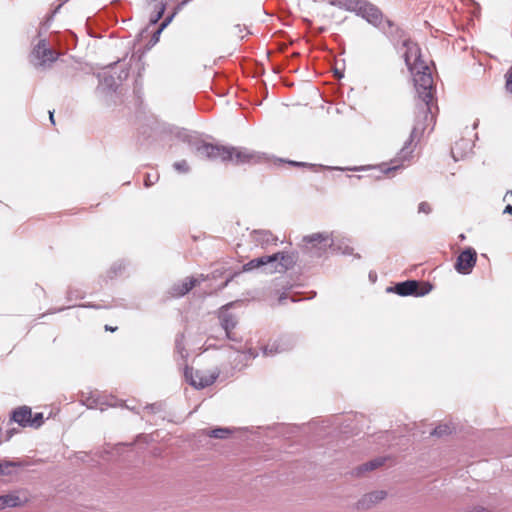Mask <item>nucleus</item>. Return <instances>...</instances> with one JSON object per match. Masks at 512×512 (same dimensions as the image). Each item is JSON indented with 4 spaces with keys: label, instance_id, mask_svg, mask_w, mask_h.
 <instances>
[{
    "label": "nucleus",
    "instance_id": "obj_1",
    "mask_svg": "<svg viewBox=\"0 0 512 512\" xmlns=\"http://www.w3.org/2000/svg\"><path fill=\"white\" fill-rule=\"evenodd\" d=\"M410 73L413 76L417 93L415 123L409 139L405 141L397 156L391 160L390 165L382 164V171L385 174L402 168L405 162H410L415 148L413 142L434 122L433 109H438L434 99V80L428 64L426 63V69H415L414 72Z\"/></svg>",
    "mask_w": 512,
    "mask_h": 512
},
{
    "label": "nucleus",
    "instance_id": "obj_2",
    "mask_svg": "<svg viewBox=\"0 0 512 512\" xmlns=\"http://www.w3.org/2000/svg\"><path fill=\"white\" fill-rule=\"evenodd\" d=\"M178 137L187 143L190 150L201 159L220 160L222 162L230 161L235 165L257 163L260 161V155L247 148L207 143L197 135L187 131L180 132Z\"/></svg>",
    "mask_w": 512,
    "mask_h": 512
},
{
    "label": "nucleus",
    "instance_id": "obj_3",
    "mask_svg": "<svg viewBox=\"0 0 512 512\" xmlns=\"http://www.w3.org/2000/svg\"><path fill=\"white\" fill-rule=\"evenodd\" d=\"M302 241L304 252L311 257H321L328 248L333 252L343 254H350L353 250L348 245L342 248L341 245L337 244V238L333 233H314L304 236Z\"/></svg>",
    "mask_w": 512,
    "mask_h": 512
},
{
    "label": "nucleus",
    "instance_id": "obj_4",
    "mask_svg": "<svg viewBox=\"0 0 512 512\" xmlns=\"http://www.w3.org/2000/svg\"><path fill=\"white\" fill-rule=\"evenodd\" d=\"M120 60L110 63L105 67V70L101 73H98L99 78V86L97 88L98 91L106 93V94H112L117 91V89L121 86L123 81H125L128 78L129 75V69L128 68H121L119 73L117 75H114L111 71L115 68L116 64Z\"/></svg>",
    "mask_w": 512,
    "mask_h": 512
},
{
    "label": "nucleus",
    "instance_id": "obj_5",
    "mask_svg": "<svg viewBox=\"0 0 512 512\" xmlns=\"http://www.w3.org/2000/svg\"><path fill=\"white\" fill-rule=\"evenodd\" d=\"M401 48L405 49L403 58L410 72H414L415 69L420 68L426 69V62L422 59L421 50L417 43L410 38H406L402 40Z\"/></svg>",
    "mask_w": 512,
    "mask_h": 512
},
{
    "label": "nucleus",
    "instance_id": "obj_6",
    "mask_svg": "<svg viewBox=\"0 0 512 512\" xmlns=\"http://www.w3.org/2000/svg\"><path fill=\"white\" fill-rule=\"evenodd\" d=\"M432 290V285L429 282L424 283V287H420V282L417 280H406L396 283L386 289L387 292L395 293L399 296H415L422 297Z\"/></svg>",
    "mask_w": 512,
    "mask_h": 512
},
{
    "label": "nucleus",
    "instance_id": "obj_7",
    "mask_svg": "<svg viewBox=\"0 0 512 512\" xmlns=\"http://www.w3.org/2000/svg\"><path fill=\"white\" fill-rule=\"evenodd\" d=\"M58 58V53L49 48L45 39L39 40L30 55V61L36 68H46Z\"/></svg>",
    "mask_w": 512,
    "mask_h": 512
},
{
    "label": "nucleus",
    "instance_id": "obj_8",
    "mask_svg": "<svg viewBox=\"0 0 512 512\" xmlns=\"http://www.w3.org/2000/svg\"><path fill=\"white\" fill-rule=\"evenodd\" d=\"M184 376L186 381L197 389H203L212 385L217 377V373L204 374L202 371L194 370L192 367H185Z\"/></svg>",
    "mask_w": 512,
    "mask_h": 512
},
{
    "label": "nucleus",
    "instance_id": "obj_9",
    "mask_svg": "<svg viewBox=\"0 0 512 512\" xmlns=\"http://www.w3.org/2000/svg\"><path fill=\"white\" fill-rule=\"evenodd\" d=\"M82 402L88 409H99L100 411L118 405V400L114 396L101 395L98 391L91 392Z\"/></svg>",
    "mask_w": 512,
    "mask_h": 512
},
{
    "label": "nucleus",
    "instance_id": "obj_10",
    "mask_svg": "<svg viewBox=\"0 0 512 512\" xmlns=\"http://www.w3.org/2000/svg\"><path fill=\"white\" fill-rule=\"evenodd\" d=\"M477 262V253L474 248H465L457 257L454 268L459 274L467 275Z\"/></svg>",
    "mask_w": 512,
    "mask_h": 512
},
{
    "label": "nucleus",
    "instance_id": "obj_11",
    "mask_svg": "<svg viewBox=\"0 0 512 512\" xmlns=\"http://www.w3.org/2000/svg\"><path fill=\"white\" fill-rule=\"evenodd\" d=\"M357 15L377 28L380 27L383 21V15L380 9L366 0H363L361 9L358 10Z\"/></svg>",
    "mask_w": 512,
    "mask_h": 512
},
{
    "label": "nucleus",
    "instance_id": "obj_12",
    "mask_svg": "<svg viewBox=\"0 0 512 512\" xmlns=\"http://www.w3.org/2000/svg\"><path fill=\"white\" fill-rule=\"evenodd\" d=\"M295 344L293 336L284 335L272 343L267 344L263 347V353L266 356H272L277 353H282L292 349Z\"/></svg>",
    "mask_w": 512,
    "mask_h": 512
},
{
    "label": "nucleus",
    "instance_id": "obj_13",
    "mask_svg": "<svg viewBox=\"0 0 512 512\" xmlns=\"http://www.w3.org/2000/svg\"><path fill=\"white\" fill-rule=\"evenodd\" d=\"M276 256L264 255L254 258L242 266L243 272H250L255 269H261L265 273H274L275 268H271V263L275 262Z\"/></svg>",
    "mask_w": 512,
    "mask_h": 512
},
{
    "label": "nucleus",
    "instance_id": "obj_14",
    "mask_svg": "<svg viewBox=\"0 0 512 512\" xmlns=\"http://www.w3.org/2000/svg\"><path fill=\"white\" fill-rule=\"evenodd\" d=\"M386 496L387 492L383 490L366 493L357 501L355 507L361 511L369 510L384 500Z\"/></svg>",
    "mask_w": 512,
    "mask_h": 512
},
{
    "label": "nucleus",
    "instance_id": "obj_15",
    "mask_svg": "<svg viewBox=\"0 0 512 512\" xmlns=\"http://www.w3.org/2000/svg\"><path fill=\"white\" fill-rule=\"evenodd\" d=\"M378 28L390 39L395 47H397L404 36V31L389 19L383 20Z\"/></svg>",
    "mask_w": 512,
    "mask_h": 512
},
{
    "label": "nucleus",
    "instance_id": "obj_16",
    "mask_svg": "<svg viewBox=\"0 0 512 512\" xmlns=\"http://www.w3.org/2000/svg\"><path fill=\"white\" fill-rule=\"evenodd\" d=\"M220 323L226 333V337L232 341H238L236 335L232 332L237 324V320L232 313L227 310H221L219 315Z\"/></svg>",
    "mask_w": 512,
    "mask_h": 512
},
{
    "label": "nucleus",
    "instance_id": "obj_17",
    "mask_svg": "<svg viewBox=\"0 0 512 512\" xmlns=\"http://www.w3.org/2000/svg\"><path fill=\"white\" fill-rule=\"evenodd\" d=\"M32 410L28 406H20L11 413L10 420L16 422L21 427H30Z\"/></svg>",
    "mask_w": 512,
    "mask_h": 512
},
{
    "label": "nucleus",
    "instance_id": "obj_18",
    "mask_svg": "<svg viewBox=\"0 0 512 512\" xmlns=\"http://www.w3.org/2000/svg\"><path fill=\"white\" fill-rule=\"evenodd\" d=\"M271 256H276L275 262L271 263V268H275V272L281 270H288L292 268L295 263L293 255L288 253L277 252L272 254Z\"/></svg>",
    "mask_w": 512,
    "mask_h": 512
},
{
    "label": "nucleus",
    "instance_id": "obj_19",
    "mask_svg": "<svg viewBox=\"0 0 512 512\" xmlns=\"http://www.w3.org/2000/svg\"><path fill=\"white\" fill-rule=\"evenodd\" d=\"M199 284L198 279L194 277H187L181 283L175 284L172 288L173 296L181 297L190 292L196 285Z\"/></svg>",
    "mask_w": 512,
    "mask_h": 512
},
{
    "label": "nucleus",
    "instance_id": "obj_20",
    "mask_svg": "<svg viewBox=\"0 0 512 512\" xmlns=\"http://www.w3.org/2000/svg\"><path fill=\"white\" fill-rule=\"evenodd\" d=\"M252 235L254 241L262 246L276 244L278 241V238L275 237L269 230H255L253 231Z\"/></svg>",
    "mask_w": 512,
    "mask_h": 512
},
{
    "label": "nucleus",
    "instance_id": "obj_21",
    "mask_svg": "<svg viewBox=\"0 0 512 512\" xmlns=\"http://www.w3.org/2000/svg\"><path fill=\"white\" fill-rule=\"evenodd\" d=\"M23 503L24 502L15 493H9L0 496V510L5 509L7 507H19L23 505Z\"/></svg>",
    "mask_w": 512,
    "mask_h": 512
},
{
    "label": "nucleus",
    "instance_id": "obj_22",
    "mask_svg": "<svg viewBox=\"0 0 512 512\" xmlns=\"http://www.w3.org/2000/svg\"><path fill=\"white\" fill-rule=\"evenodd\" d=\"M362 2L363 0H333L331 5L357 13L361 9Z\"/></svg>",
    "mask_w": 512,
    "mask_h": 512
},
{
    "label": "nucleus",
    "instance_id": "obj_23",
    "mask_svg": "<svg viewBox=\"0 0 512 512\" xmlns=\"http://www.w3.org/2000/svg\"><path fill=\"white\" fill-rule=\"evenodd\" d=\"M384 462H385V458H383V457H378L373 460H370V461L358 466L355 469L356 474L361 475L364 472L375 470L378 467L382 466L384 464Z\"/></svg>",
    "mask_w": 512,
    "mask_h": 512
},
{
    "label": "nucleus",
    "instance_id": "obj_24",
    "mask_svg": "<svg viewBox=\"0 0 512 512\" xmlns=\"http://www.w3.org/2000/svg\"><path fill=\"white\" fill-rule=\"evenodd\" d=\"M462 149H472V144L467 139H461L460 141L456 142L455 145L451 149V153L455 161H458L459 158H462L464 155L461 153Z\"/></svg>",
    "mask_w": 512,
    "mask_h": 512
},
{
    "label": "nucleus",
    "instance_id": "obj_25",
    "mask_svg": "<svg viewBox=\"0 0 512 512\" xmlns=\"http://www.w3.org/2000/svg\"><path fill=\"white\" fill-rule=\"evenodd\" d=\"M231 432L232 431L229 428L219 427V428H215V429L210 430L207 433V435L212 437V438L225 439V438H227L231 434Z\"/></svg>",
    "mask_w": 512,
    "mask_h": 512
},
{
    "label": "nucleus",
    "instance_id": "obj_26",
    "mask_svg": "<svg viewBox=\"0 0 512 512\" xmlns=\"http://www.w3.org/2000/svg\"><path fill=\"white\" fill-rule=\"evenodd\" d=\"M21 466H23V463L19 462V461L7 460V461L0 462V476L9 475L10 471H8V468H10V467H21Z\"/></svg>",
    "mask_w": 512,
    "mask_h": 512
},
{
    "label": "nucleus",
    "instance_id": "obj_27",
    "mask_svg": "<svg viewBox=\"0 0 512 512\" xmlns=\"http://www.w3.org/2000/svg\"><path fill=\"white\" fill-rule=\"evenodd\" d=\"M43 423H44L43 413L39 412V413H35L34 415L32 414L31 421H30V427L39 428L43 425Z\"/></svg>",
    "mask_w": 512,
    "mask_h": 512
},
{
    "label": "nucleus",
    "instance_id": "obj_28",
    "mask_svg": "<svg viewBox=\"0 0 512 512\" xmlns=\"http://www.w3.org/2000/svg\"><path fill=\"white\" fill-rule=\"evenodd\" d=\"M448 433H451V429H450V426L449 425H439L437 427H435L433 429V431L431 432V435H434V436H443V435H446Z\"/></svg>",
    "mask_w": 512,
    "mask_h": 512
},
{
    "label": "nucleus",
    "instance_id": "obj_29",
    "mask_svg": "<svg viewBox=\"0 0 512 512\" xmlns=\"http://www.w3.org/2000/svg\"><path fill=\"white\" fill-rule=\"evenodd\" d=\"M166 9L165 3H160L159 10L150 18V24H156L162 17Z\"/></svg>",
    "mask_w": 512,
    "mask_h": 512
},
{
    "label": "nucleus",
    "instance_id": "obj_30",
    "mask_svg": "<svg viewBox=\"0 0 512 512\" xmlns=\"http://www.w3.org/2000/svg\"><path fill=\"white\" fill-rule=\"evenodd\" d=\"M173 167L179 173H187L189 171V165L186 160L177 161L173 164Z\"/></svg>",
    "mask_w": 512,
    "mask_h": 512
},
{
    "label": "nucleus",
    "instance_id": "obj_31",
    "mask_svg": "<svg viewBox=\"0 0 512 512\" xmlns=\"http://www.w3.org/2000/svg\"><path fill=\"white\" fill-rule=\"evenodd\" d=\"M505 89L512 94V67H510L505 74Z\"/></svg>",
    "mask_w": 512,
    "mask_h": 512
},
{
    "label": "nucleus",
    "instance_id": "obj_32",
    "mask_svg": "<svg viewBox=\"0 0 512 512\" xmlns=\"http://www.w3.org/2000/svg\"><path fill=\"white\" fill-rule=\"evenodd\" d=\"M183 335L177 336L175 340V348L180 353L182 357H184L185 348L182 344Z\"/></svg>",
    "mask_w": 512,
    "mask_h": 512
},
{
    "label": "nucleus",
    "instance_id": "obj_33",
    "mask_svg": "<svg viewBox=\"0 0 512 512\" xmlns=\"http://www.w3.org/2000/svg\"><path fill=\"white\" fill-rule=\"evenodd\" d=\"M157 180H158V175L146 174L145 180H144V185L146 187H150V186L154 185Z\"/></svg>",
    "mask_w": 512,
    "mask_h": 512
},
{
    "label": "nucleus",
    "instance_id": "obj_34",
    "mask_svg": "<svg viewBox=\"0 0 512 512\" xmlns=\"http://www.w3.org/2000/svg\"><path fill=\"white\" fill-rule=\"evenodd\" d=\"M67 298H68V300H72L73 298L81 299V298H83V295L81 292H79L77 290L69 289L67 292Z\"/></svg>",
    "mask_w": 512,
    "mask_h": 512
},
{
    "label": "nucleus",
    "instance_id": "obj_35",
    "mask_svg": "<svg viewBox=\"0 0 512 512\" xmlns=\"http://www.w3.org/2000/svg\"><path fill=\"white\" fill-rule=\"evenodd\" d=\"M145 409L151 411L152 413H157L162 409V404L161 403L147 404L145 406Z\"/></svg>",
    "mask_w": 512,
    "mask_h": 512
},
{
    "label": "nucleus",
    "instance_id": "obj_36",
    "mask_svg": "<svg viewBox=\"0 0 512 512\" xmlns=\"http://www.w3.org/2000/svg\"><path fill=\"white\" fill-rule=\"evenodd\" d=\"M418 212L419 213L429 214L431 212V207H430V205L427 202H421L418 205Z\"/></svg>",
    "mask_w": 512,
    "mask_h": 512
},
{
    "label": "nucleus",
    "instance_id": "obj_37",
    "mask_svg": "<svg viewBox=\"0 0 512 512\" xmlns=\"http://www.w3.org/2000/svg\"><path fill=\"white\" fill-rule=\"evenodd\" d=\"M175 17V13H171L170 15H168L164 20L163 22L160 24V27L161 29H165L171 22L172 20L174 19Z\"/></svg>",
    "mask_w": 512,
    "mask_h": 512
},
{
    "label": "nucleus",
    "instance_id": "obj_38",
    "mask_svg": "<svg viewBox=\"0 0 512 512\" xmlns=\"http://www.w3.org/2000/svg\"><path fill=\"white\" fill-rule=\"evenodd\" d=\"M288 164L290 165H293V166H297V167H311V168H314L316 165L314 164H308L306 162H297V161H287Z\"/></svg>",
    "mask_w": 512,
    "mask_h": 512
},
{
    "label": "nucleus",
    "instance_id": "obj_39",
    "mask_svg": "<svg viewBox=\"0 0 512 512\" xmlns=\"http://www.w3.org/2000/svg\"><path fill=\"white\" fill-rule=\"evenodd\" d=\"M163 30L164 29H161V27L159 26L158 29L153 33V35L151 37V41L153 43H157L159 41L160 35H161Z\"/></svg>",
    "mask_w": 512,
    "mask_h": 512
},
{
    "label": "nucleus",
    "instance_id": "obj_40",
    "mask_svg": "<svg viewBox=\"0 0 512 512\" xmlns=\"http://www.w3.org/2000/svg\"><path fill=\"white\" fill-rule=\"evenodd\" d=\"M188 3H189V1H186V0L181 1L180 3H178L176 5V7L174 8V11L172 13H175V15H176Z\"/></svg>",
    "mask_w": 512,
    "mask_h": 512
},
{
    "label": "nucleus",
    "instance_id": "obj_41",
    "mask_svg": "<svg viewBox=\"0 0 512 512\" xmlns=\"http://www.w3.org/2000/svg\"><path fill=\"white\" fill-rule=\"evenodd\" d=\"M469 512H491V511L482 506H475Z\"/></svg>",
    "mask_w": 512,
    "mask_h": 512
},
{
    "label": "nucleus",
    "instance_id": "obj_42",
    "mask_svg": "<svg viewBox=\"0 0 512 512\" xmlns=\"http://www.w3.org/2000/svg\"><path fill=\"white\" fill-rule=\"evenodd\" d=\"M237 274H238V273H235L234 275H232V276H230L229 278H227V279L225 280V282H223V283L221 284V286H220V288H219V289H220V290H222V289L226 288V287L228 286V284L232 281L233 277H234L235 275H237Z\"/></svg>",
    "mask_w": 512,
    "mask_h": 512
},
{
    "label": "nucleus",
    "instance_id": "obj_43",
    "mask_svg": "<svg viewBox=\"0 0 512 512\" xmlns=\"http://www.w3.org/2000/svg\"><path fill=\"white\" fill-rule=\"evenodd\" d=\"M234 29H235V30H237V34H239V37H240V38H243V36L241 35V33H242V31H243V29H242L241 25H239V24H238V25H235V26H234Z\"/></svg>",
    "mask_w": 512,
    "mask_h": 512
},
{
    "label": "nucleus",
    "instance_id": "obj_44",
    "mask_svg": "<svg viewBox=\"0 0 512 512\" xmlns=\"http://www.w3.org/2000/svg\"><path fill=\"white\" fill-rule=\"evenodd\" d=\"M197 279L199 280V284H200L201 282L208 280L209 275L201 274Z\"/></svg>",
    "mask_w": 512,
    "mask_h": 512
},
{
    "label": "nucleus",
    "instance_id": "obj_45",
    "mask_svg": "<svg viewBox=\"0 0 512 512\" xmlns=\"http://www.w3.org/2000/svg\"><path fill=\"white\" fill-rule=\"evenodd\" d=\"M503 213H505V214H512V206L511 205H507L505 207Z\"/></svg>",
    "mask_w": 512,
    "mask_h": 512
},
{
    "label": "nucleus",
    "instance_id": "obj_46",
    "mask_svg": "<svg viewBox=\"0 0 512 512\" xmlns=\"http://www.w3.org/2000/svg\"><path fill=\"white\" fill-rule=\"evenodd\" d=\"M49 119H50V122L55 125V120H54V113L52 111H49Z\"/></svg>",
    "mask_w": 512,
    "mask_h": 512
},
{
    "label": "nucleus",
    "instance_id": "obj_47",
    "mask_svg": "<svg viewBox=\"0 0 512 512\" xmlns=\"http://www.w3.org/2000/svg\"><path fill=\"white\" fill-rule=\"evenodd\" d=\"M116 329H117V327H111V326H109V325H106V326H105V330H107V331L114 332Z\"/></svg>",
    "mask_w": 512,
    "mask_h": 512
},
{
    "label": "nucleus",
    "instance_id": "obj_48",
    "mask_svg": "<svg viewBox=\"0 0 512 512\" xmlns=\"http://www.w3.org/2000/svg\"><path fill=\"white\" fill-rule=\"evenodd\" d=\"M82 307H92V308H99L97 305H82Z\"/></svg>",
    "mask_w": 512,
    "mask_h": 512
},
{
    "label": "nucleus",
    "instance_id": "obj_49",
    "mask_svg": "<svg viewBox=\"0 0 512 512\" xmlns=\"http://www.w3.org/2000/svg\"><path fill=\"white\" fill-rule=\"evenodd\" d=\"M286 298V296L283 294L279 297V301L282 302L284 299Z\"/></svg>",
    "mask_w": 512,
    "mask_h": 512
},
{
    "label": "nucleus",
    "instance_id": "obj_50",
    "mask_svg": "<svg viewBox=\"0 0 512 512\" xmlns=\"http://www.w3.org/2000/svg\"><path fill=\"white\" fill-rule=\"evenodd\" d=\"M507 195H512V189H511V190H509V191H507L506 196H507Z\"/></svg>",
    "mask_w": 512,
    "mask_h": 512
}]
</instances>
